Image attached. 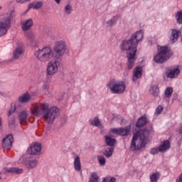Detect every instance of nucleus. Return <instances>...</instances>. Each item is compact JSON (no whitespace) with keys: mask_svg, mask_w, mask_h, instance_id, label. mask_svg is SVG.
<instances>
[{"mask_svg":"<svg viewBox=\"0 0 182 182\" xmlns=\"http://www.w3.org/2000/svg\"><path fill=\"white\" fill-rule=\"evenodd\" d=\"M28 114L26 112V111H22L20 113L19 119L21 124H25V123H26V120H28Z\"/></svg>","mask_w":182,"mask_h":182,"instance_id":"nucleus-24","label":"nucleus"},{"mask_svg":"<svg viewBox=\"0 0 182 182\" xmlns=\"http://www.w3.org/2000/svg\"><path fill=\"white\" fill-rule=\"evenodd\" d=\"M149 130L146 129L136 132L132 138L130 151H134V150H140V149L145 147L149 141Z\"/></svg>","mask_w":182,"mask_h":182,"instance_id":"nucleus-3","label":"nucleus"},{"mask_svg":"<svg viewBox=\"0 0 182 182\" xmlns=\"http://www.w3.org/2000/svg\"><path fill=\"white\" fill-rule=\"evenodd\" d=\"M26 2H29V1H31V0H26Z\"/></svg>","mask_w":182,"mask_h":182,"instance_id":"nucleus-49","label":"nucleus"},{"mask_svg":"<svg viewBox=\"0 0 182 182\" xmlns=\"http://www.w3.org/2000/svg\"><path fill=\"white\" fill-rule=\"evenodd\" d=\"M176 22H177V23H179V24L182 23V11L177 12V14H176Z\"/></svg>","mask_w":182,"mask_h":182,"instance_id":"nucleus-34","label":"nucleus"},{"mask_svg":"<svg viewBox=\"0 0 182 182\" xmlns=\"http://www.w3.org/2000/svg\"><path fill=\"white\" fill-rule=\"evenodd\" d=\"M99 175L96 172H92L89 178L88 182H99Z\"/></svg>","mask_w":182,"mask_h":182,"instance_id":"nucleus-25","label":"nucleus"},{"mask_svg":"<svg viewBox=\"0 0 182 182\" xmlns=\"http://www.w3.org/2000/svg\"><path fill=\"white\" fill-rule=\"evenodd\" d=\"M16 2H18V4H26V0H16Z\"/></svg>","mask_w":182,"mask_h":182,"instance_id":"nucleus-42","label":"nucleus"},{"mask_svg":"<svg viewBox=\"0 0 182 182\" xmlns=\"http://www.w3.org/2000/svg\"><path fill=\"white\" fill-rule=\"evenodd\" d=\"M41 150H42V145L38 142H36L30 146V148L28 149L27 151L28 154L35 156V155L41 154Z\"/></svg>","mask_w":182,"mask_h":182,"instance_id":"nucleus-10","label":"nucleus"},{"mask_svg":"<svg viewBox=\"0 0 182 182\" xmlns=\"http://www.w3.org/2000/svg\"><path fill=\"white\" fill-rule=\"evenodd\" d=\"M16 110V107L14 105V107L11 106V109L8 112V116H11L14 112Z\"/></svg>","mask_w":182,"mask_h":182,"instance_id":"nucleus-38","label":"nucleus"},{"mask_svg":"<svg viewBox=\"0 0 182 182\" xmlns=\"http://www.w3.org/2000/svg\"><path fill=\"white\" fill-rule=\"evenodd\" d=\"M173 95V87H168L165 90V97H171Z\"/></svg>","mask_w":182,"mask_h":182,"instance_id":"nucleus-33","label":"nucleus"},{"mask_svg":"<svg viewBox=\"0 0 182 182\" xmlns=\"http://www.w3.org/2000/svg\"><path fill=\"white\" fill-rule=\"evenodd\" d=\"M106 23L107 26L112 28V26H114V25H116V23H117V17H113L110 20H108Z\"/></svg>","mask_w":182,"mask_h":182,"instance_id":"nucleus-26","label":"nucleus"},{"mask_svg":"<svg viewBox=\"0 0 182 182\" xmlns=\"http://www.w3.org/2000/svg\"><path fill=\"white\" fill-rule=\"evenodd\" d=\"M64 11L65 14H67L68 15H70V14L72 13V6L69 4L66 5L64 8Z\"/></svg>","mask_w":182,"mask_h":182,"instance_id":"nucleus-36","label":"nucleus"},{"mask_svg":"<svg viewBox=\"0 0 182 182\" xmlns=\"http://www.w3.org/2000/svg\"><path fill=\"white\" fill-rule=\"evenodd\" d=\"M90 122V124H92V126H94L95 127H99V126H100V121L99 120V118H97V117H95L93 119H91Z\"/></svg>","mask_w":182,"mask_h":182,"instance_id":"nucleus-30","label":"nucleus"},{"mask_svg":"<svg viewBox=\"0 0 182 182\" xmlns=\"http://www.w3.org/2000/svg\"><path fill=\"white\" fill-rule=\"evenodd\" d=\"M161 112H163V107L159 105V106H158V107L156 109V113L157 114H160V113H161Z\"/></svg>","mask_w":182,"mask_h":182,"instance_id":"nucleus-39","label":"nucleus"},{"mask_svg":"<svg viewBox=\"0 0 182 182\" xmlns=\"http://www.w3.org/2000/svg\"><path fill=\"white\" fill-rule=\"evenodd\" d=\"M60 1H62V0H55V2L58 5H59V4H60Z\"/></svg>","mask_w":182,"mask_h":182,"instance_id":"nucleus-47","label":"nucleus"},{"mask_svg":"<svg viewBox=\"0 0 182 182\" xmlns=\"http://www.w3.org/2000/svg\"><path fill=\"white\" fill-rule=\"evenodd\" d=\"M173 53L167 46L161 47L158 53L154 56V60L156 63H164L171 58Z\"/></svg>","mask_w":182,"mask_h":182,"instance_id":"nucleus-6","label":"nucleus"},{"mask_svg":"<svg viewBox=\"0 0 182 182\" xmlns=\"http://www.w3.org/2000/svg\"><path fill=\"white\" fill-rule=\"evenodd\" d=\"M74 160H80V157L77 155H75Z\"/></svg>","mask_w":182,"mask_h":182,"instance_id":"nucleus-46","label":"nucleus"},{"mask_svg":"<svg viewBox=\"0 0 182 182\" xmlns=\"http://www.w3.org/2000/svg\"><path fill=\"white\" fill-rule=\"evenodd\" d=\"M161 153H166L170 150V141L165 140L161 142V145L159 146Z\"/></svg>","mask_w":182,"mask_h":182,"instance_id":"nucleus-17","label":"nucleus"},{"mask_svg":"<svg viewBox=\"0 0 182 182\" xmlns=\"http://www.w3.org/2000/svg\"><path fill=\"white\" fill-rule=\"evenodd\" d=\"M158 153H161L160 152V148L159 146L158 148H153L151 150V154H158Z\"/></svg>","mask_w":182,"mask_h":182,"instance_id":"nucleus-37","label":"nucleus"},{"mask_svg":"<svg viewBox=\"0 0 182 182\" xmlns=\"http://www.w3.org/2000/svg\"><path fill=\"white\" fill-rule=\"evenodd\" d=\"M177 132H178V133H180V134H181V133H182V127H179L177 129Z\"/></svg>","mask_w":182,"mask_h":182,"instance_id":"nucleus-45","label":"nucleus"},{"mask_svg":"<svg viewBox=\"0 0 182 182\" xmlns=\"http://www.w3.org/2000/svg\"><path fill=\"white\" fill-rule=\"evenodd\" d=\"M107 87L114 95H122L126 90V84L124 81L112 80L107 84Z\"/></svg>","mask_w":182,"mask_h":182,"instance_id":"nucleus-7","label":"nucleus"},{"mask_svg":"<svg viewBox=\"0 0 182 182\" xmlns=\"http://www.w3.org/2000/svg\"><path fill=\"white\" fill-rule=\"evenodd\" d=\"M100 166H105L106 164V160H99Z\"/></svg>","mask_w":182,"mask_h":182,"instance_id":"nucleus-41","label":"nucleus"},{"mask_svg":"<svg viewBox=\"0 0 182 182\" xmlns=\"http://www.w3.org/2000/svg\"><path fill=\"white\" fill-rule=\"evenodd\" d=\"M111 133L117 134L118 136H129L130 134V130L127 128H114L110 129Z\"/></svg>","mask_w":182,"mask_h":182,"instance_id":"nucleus-13","label":"nucleus"},{"mask_svg":"<svg viewBox=\"0 0 182 182\" xmlns=\"http://www.w3.org/2000/svg\"><path fill=\"white\" fill-rule=\"evenodd\" d=\"M34 56L41 63H46V62H49L53 58V54L50 47H44L36 50L34 52Z\"/></svg>","mask_w":182,"mask_h":182,"instance_id":"nucleus-5","label":"nucleus"},{"mask_svg":"<svg viewBox=\"0 0 182 182\" xmlns=\"http://www.w3.org/2000/svg\"><path fill=\"white\" fill-rule=\"evenodd\" d=\"M181 42H182V36H181Z\"/></svg>","mask_w":182,"mask_h":182,"instance_id":"nucleus-50","label":"nucleus"},{"mask_svg":"<svg viewBox=\"0 0 182 182\" xmlns=\"http://www.w3.org/2000/svg\"><path fill=\"white\" fill-rule=\"evenodd\" d=\"M68 46H66V43L65 41H57L55 43L53 47V56H54V58H55L57 60H60L62 58H63L65 52H66Z\"/></svg>","mask_w":182,"mask_h":182,"instance_id":"nucleus-8","label":"nucleus"},{"mask_svg":"<svg viewBox=\"0 0 182 182\" xmlns=\"http://www.w3.org/2000/svg\"><path fill=\"white\" fill-rule=\"evenodd\" d=\"M3 171L5 174H22L23 173V169L19 168L18 167H4L3 168Z\"/></svg>","mask_w":182,"mask_h":182,"instance_id":"nucleus-12","label":"nucleus"},{"mask_svg":"<svg viewBox=\"0 0 182 182\" xmlns=\"http://www.w3.org/2000/svg\"><path fill=\"white\" fill-rule=\"evenodd\" d=\"M31 113L34 116H42L48 124H53L55 119L59 116V108L50 107L48 102L38 103Z\"/></svg>","mask_w":182,"mask_h":182,"instance_id":"nucleus-2","label":"nucleus"},{"mask_svg":"<svg viewBox=\"0 0 182 182\" xmlns=\"http://www.w3.org/2000/svg\"><path fill=\"white\" fill-rule=\"evenodd\" d=\"M178 182H182V173L179 175L178 178L177 179Z\"/></svg>","mask_w":182,"mask_h":182,"instance_id":"nucleus-43","label":"nucleus"},{"mask_svg":"<svg viewBox=\"0 0 182 182\" xmlns=\"http://www.w3.org/2000/svg\"><path fill=\"white\" fill-rule=\"evenodd\" d=\"M23 53V48L22 47H17L14 50V59H18L19 57Z\"/></svg>","mask_w":182,"mask_h":182,"instance_id":"nucleus-23","label":"nucleus"},{"mask_svg":"<svg viewBox=\"0 0 182 182\" xmlns=\"http://www.w3.org/2000/svg\"><path fill=\"white\" fill-rule=\"evenodd\" d=\"M159 87L158 86H152L150 89V93L151 95H153V96H159Z\"/></svg>","mask_w":182,"mask_h":182,"instance_id":"nucleus-31","label":"nucleus"},{"mask_svg":"<svg viewBox=\"0 0 182 182\" xmlns=\"http://www.w3.org/2000/svg\"><path fill=\"white\" fill-rule=\"evenodd\" d=\"M143 75V68L141 66H136L133 71V82H136L137 79H140Z\"/></svg>","mask_w":182,"mask_h":182,"instance_id":"nucleus-15","label":"nucleus"},{"mask_svg":"<svg viewBox=\"0 0 182 182\" xmlns=\"http://www.w3.org/2000/svg\"><path fill=\"white\" fill-rule=\"evenodd\" d=\"M147 123V118L146 117H141L139 118L138 121L136 122V127H144Z\"/></svg>","mask_w":182,"mask_h":182,"instance_id":"nucleus-22","label":"nucleus"},{"mask_svg":"<svg viewBox=\"0 0 182 182\" xmlns=\"http://www.w3.org/2000/svg\"><path fill=\"white\" fill-rule=\"evenodd\" d=\"M114 149L113 147H108L106 148L105 151H104L105 156L109 159V157H111L112 154H113Z\"/></svg>","mask_w":182,"mask_h":182,"instance_id":"nucleus-28","label":"nucleus"},{"mask_svg":"<svg viewBox=\"0 0 182 182\" xmlns=\"http://www.w3.org/2000/svg\"><path fill=\"white\" fill-rule=\"evenodd\" d=\"M97 160H105V156L100 155L97 156Z\"/></svg>","mask_w":182,"mask_h":182,"instance_id":"nucleus-44","label":"nucleus"},{"mask_svg":"<svg viewBox=\"0 0 182 182\" xmlns=\"http://www.w3.org/2000/svg\"><path fill=\"white\" fill-rule=\"evenodd\" d=\"M26 168H35L38 166V161L36 160H21L20 162Z\"/></svg>","mask_w":182,"mask_h":182,"instance_id":"nucleus-14","label":"nucleus"},{"mask_svg":"<svg viewBox=\"0 0 182 182\" xmlns=\"http://www.w3.org/2000/svg\"><path fill=\"white\" fill-rule=\"evenodd\" d=\"M74 167H75V170H76V171H80V170L82 168V164L80 163V160H75L74 161Z\"/></svg>","mask_w":182,"mask_h":182,"instance_id":"nucleus-32","label":"nucleus"},{"mask_svg":"<svg viewBox=\"0 0 182 182\" xmlns=\"http://www.w3.org/2000/svg\"><path fill=\"white\" fill-rule=\"evenodd\" d=\"M180 74V69L173 68L166 72V77L170 79H174V77H177Z\"/></svg>","mask_w":182,"mask_h":182,"instance_id":"nucleus-18","label":"nucleus"},{"mask_svg":"<svg viewBox=\"0 0 182 182\" xmlns=\"http://www.w3.org/2000/svg\"><path fill=\"white\" fill-rule=\"evenodd\" d=\"M43 89H44V90H48L49 89V85H48V83L46 82L43 83Z\"/></svg>","mask_w":182,"mask_h":182,"instance_id":"nucleus-40","label":"nucleus"},{"mask_svg":"<svg viewBox=\"0 0 182 182\" xmlns=\"http://www.w3.org/2000/svg\"><path fill=\"white\" fill-rule=\"evenodd\" d=\"M2 126V119L0 117V127Z\"/></svg>","mask_w":182,"mask_h":182,"instance_id":"nucleus-48","label":"nucleus"},{"mask_svg":"<svg viewBox=\"0 0 182 182\" xmlns=\"http://www.w3.org/2000/svg\"><path fill=\"white\" fill-rule=\"evenodd\" d=\"M61 65L60 61L58 59L50 61L47 65V74L50 76L55 75V73L58 72L59 68H60Z\"/></svg>","mask_w":182,"mask_h":182,"instance_id":"nucleus-9","label":"nucleus"},{"mask_svg":"<svg viewBox=\"0 0 182 182\" xmlns=\"http://www.w3.org/2000/svg\"><path fill=\"white\" fill-rule=\"evenodd\" d=\"M160 178V173L156 172L150 176L151 182H158Z\"/></svg>","mask_w":182,"mask_h":182,"instance_id":"nucleus-27","label":"nucleus"},{"mask_svg":"<svg viewBox=\"0 0 182 182\" xmlns=\"http://www.w3.org/2000/svg\"><path fill=\"white\" fill-rule=\"evenodd\" d=\"M33 26V20L28 18L21 23V29L23 32L29 31Z\"/></svg>","mask_w":182,"mask_h":182,"instance_id":"nucleus-16","label":"nucleus"},{"mask_svg":"<svg viewBox=\"0 0 182 182\" xmlns=\"http://www.w3.org/2000/svg\"><path fill=\"white\" fill-rule=\"evenodd\" d=\"M31 97L32 96H31L29 93L26 92L18 97V100L19 103H28V102L31 100Z\"/></svg>","mask_w":182,"mask_h":182,"instance_id":"nucleus-20","label":"nucleus"},{"mask_svg":"<svg viewBox=\"0 0 182 182\" xmlns=\"http://www.w3.org/2000/svg\"><path fill=\"white\" fill-rule=\"evenodd\" d=\"M2 7L1 6H0V9H1Z\"/></svg>","mask_w":182,"mask_h":182,"instance_id":"nucleus-51","label":"nucleus"},{"mask_svg":"<svg viewBox=\"0 0 182 182\" xmlns=\"http://www.w3.org/2000/svg\"><path fill=\"white\" fill-rule=\"evenodd\" d=\"M102 182H116V178L107 176L103 178Z\"/></svg>","mask_w":182,"mask_h":182,"instance_id":"nucleus-35","label":"nucleus"},{"mask_svg":"<svg viewBox=\"0 0 182 182\" xmlns=\"http://www.w3.org/2000/svg\"><path fill=\"white\" fill-rule=\"evenodd\" d=\"M180 35H181V31L180 30H171V41L173 42V43H175V42H177V41H178V36H180Z\"/></svg>","mask_w":182,"mask_h":182,"instance_id":"nucleus-19","label":"nucleus"},{"mask_svg":"<svg viewBox=\"0 0 182 182\" xmlns=\"http://www.w3.org/2000/svg\"><path fill=\"white\" fill-rule=\"evenodd\" d=\"M43 5L42 1H36L31 4H30V8H33V9H39Z\"/></svg>","mask_w":182,"mask_h":182,"instance_id":"nucleus-29","label":"nucleus"},{"mask_svg":"<svg viewBox=\"0 0 182 182\" xmlns=\"http://www.w3.org/2000/svg\"><path fill=\"white\" fill-rule=\"evenodd\" d=\"M144 33L140 30L130 36L129 40H124L119 45V49L122 52L129 51L127 58L128 59V69L130 70L134 67L136 63V53L137 52V45L143 39Z\"/></svg>","mask_w":182,"mask_h":182,"instance_id":"nucleus-1","label":"nucleus"},{"mask_svg":"<svg viewBox=\"0 0 182 182\" xmlns=\"http://www.w3.org/2000/svg\"><path fill=\"white\" fill-rule=\"evenodd\" d=\"M12 143H14V136L9 134L2 140V147L6 150H11L12 149Z\"/></svg>","mask_w":182,"mask_h":182,"instance_id":"nucleus-11","label":"nucleus"},{"mask_svg":"<svg viewBox=\"0 0 182 182\" xmlns=\"http://www.w3.org/2000/svg\"><path fill=\"white\" fill-rule=\"evenodd\" d=\"M0 180H1V176H0Z\"/></svg>","mask_w":182,"mask_h":182,"instance_id":"nucleus-52","label":"nucleus"},{"mask_svg":"<svg viewBox=\"0 0 182 182\" xmlns=\"http://www.w3.org/2000/svg\"><path fill=\"white\" fill-rule=\"evenodd\" d=\"M105 143L107 146H109V147H114V144H116L115 139L112 138L109 135L105 136Z\"/></svg>","mask_w":182,"mask_h":182,"instance_id":"nucleus-21","label":"nucleus"},{"mask_svg":"<svg viewBox=\"0 0 182 182\" xmlns=\"http://www.w3.org/2000/svg\"><path fill=\"white\" fill-rule=\"evenodd\" d=\"M15 11L10 10L0 20V38L5 36L11 28V19L15 16Z\"/></svg>","mask_w":182,"mask_h":182,"instance_id":"nucleus-4","label":"nucleus"}]
</instances>
